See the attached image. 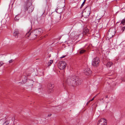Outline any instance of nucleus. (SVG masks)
I'll return each mask as SVG.
<instances>
[{
  "mask_svg": "<svg viewBox=\"0 0 125 125\" xmlns=\"http://www.w3.org/2000/svg\"><path fill=\"white\" fill-rule=\"evenodd\" d=\"M82 82V80L79 79L78 77L74 76L71 77H68L65 83L69 85L73 86L75 84L77 85H80Z\"/></svg>",
  "mask_w": 125,
  "mask_h": 125,
  "instance_id": "nucleus-1",
  "label": "nucleus"
},
{
  "mask_svg": "<svg viewBox=\"0 0 125 125\" xmlns=\"http://www.w3.org/2000/svg\"><path fill=\"white\" fill-rule=\"evenodd\" d=\"M30 32V30L26 33V36L29 37L31 36L32 38V39L33 40L36 38L37 36L40 35L42 33L43 31L42 29L39 28L34 30L31 32Z\"/></svg>",
  "mask_w": 125,
  "mask_h": 125,
  "instance_id": "nucleus-2",
  "label": "nucleus"
},
{
  "mask_svg": "<svg viewBox=\"0 0 125 125\" xmlns=\"http://www.w3.org/2000/svg\"><path fill=\"white\" fill-rule=\"evenodd\" d=\"M25 10H28L29 13L31 12L34 9L33 6L32 5L31 3L29 1H27L25 5Z\"/></svg>",
  "mask_w": 125,
  "mask_h": 125,
  "instance_id": "nucleus-3",
  "label": "nucleus"
},
{
  "mask_svg": "<svg viewBox=\"0 0 125 125\" xmlns=\"http://www.w3.org/2000/svg\"><path fill=\"white\" fill-rule=\"evenodd\" d=\"M66 66V63L64 61H60L58 64L59 68L61 70L64 69Z\"/></svg>",
  "mask_w": 125,
  "mask_h": 125,
  "instance_id": "nucleus-4",
  "label": "nucleus"
},
{
  "mask_svg": "<svg viewBox=\"0 0 125 125\" xmlns=\"http://www.w3.org/2000/svg\"><path fill=\"white\" fill-rule=\"evenodd\" d=\"M90 13V10L89 8L86 7L83 11L82 15L83 16L87 17L89 16Z\"/></svg>",
  "mask_w": 125,
  "mask_h": 125,
  "instance_id": "nucleus-5",
  "label": "nucleus"
},
{
  "mask_svg": "<svg viewBox=\"0 0 125 125\" xmlns=\"http://www.w3.org/2000/svg\"><path fill=\"white\" fill-rule=\"evenodd\" d=\"M100 62L99 59L97 57H96L93 59L92 61V64L94 67H96L98 65Z\"/></svg>",
  "mask_w": 125,
  "mask_h": 125,
  "instance_id": "nucleus-6",
  "label": "nucleus"
},
{
  "mask_svg": "<svg viewBox=\"0 0 125 125\" xmlns=\"http://www.w3.org/2000/svg\"><path fill=\"white\" fill-rule=\"evenodd\" d=\"M115 31L112 29H110L108 31L107 35L108 38H111L115 34Z\"/></svg>",
  "mask_w": 125,
  "mask_h": 125,
  "instance_id": "nucleus-7",
  "label": "nucleus"
},
{
  "mask_svg": "<svg viewBox=\"0 0 125 125\" xmlns=\"http://www.w3.org/2000/svg\"><path fill=\"white\" fill-rule=\"evenodd\" d=\"M107 124L106 121L104 118L101 119L97 123L98 125H106Z\"/></svg>",
  "mask_w": 125,
  "mask_h": 125,
  "instance_id": "nucleus-8",
  "label": "nucleus"
},
{
  "mask_svg": "<svg viewBox=\"0 0 125 125\" xmlns=\"http://www.w3.org/2000/svg\"><path fill=\"white\" fill-rule=\"evenodd\" d=\"M64 9L63 7L61 8H60L59 7H58L55 10V11L57 13L60 14L62 12V11L64 10Z\"/></svg>",
  "mask_w": 125,
  "mask_h": 125,
  "instance_id": "nucleus-9",
  "label": "nucleus"
},
{
  "mask_svg": "<svg viewBox=\"0 0 125 125\" xmlns=\"http://www.w3.org/2000/svg\"><path fill=\"white\" fill-rule=\"evenodd\" d=\"M84 73L85 74L88 75L91 74V71L89 68H87L84 70Z\"/></svg>",
  "mask_w": 125,
  "mask_h": 125,
  "instance_id": "nucleus-10",
  "label": "nucleus"
},
{
  "mask_svg": "<svg viewBox=\"0 0 125 125\" xmlns=\"http://www.w3.org/2000/svg\"><path fill=\"white\" fill-rule=\"evenodd\" d=\"M19 33V31L17 29H15L13 32V35L16 37L17 38L18 37V35Z\"/></svg>",
  "mask_w": 125,
  "mask_h": 125,
  "instance_id": "nucleus-11",
  "label": "nucleus"
},
{
  "mask_svg": "<svg viewBox=\"0 0 125 125\" xmlns=\"http://www.w3.org/2000/svg\"><path fill=\"white\" fill-rule=\"evenodd\" d=\"M113 65L112 63L111 62H108L106 65L107 67H110Z\"/></svg>",
  "mask_w": 125,
  "mask_h": 125,
  "instance_id": "nucleus-12",
  "label": "nucleus"
},
{
  "mask_svg": "<svg viewBox=\"0 0 125 125\" xmlns=\"http://www.w3.org/2000/svg\"><path fill=\"white\" fill-rule=\"evenodd\" d=\"M89 30L85 28L83 30V33L84 34H86L89 32Z\"/></svg>",
  "mask_w": 125,
  "mask_h": 125,
  "instance_id": "nucleus-13",
  "label": "nucleus"
},
{
  "mask_svg": "<svg viewBox=\"0 0 125 125\" xmlns=\"http://www.w3.org/2000/svg\"><path fill=\"white\" fill-rule=\"evenodd\" d=\"M85 52V50H84L82 49L80 50L79 51L80 53L81 54H82Z\"/></svg>",
  "mask_w": 125,
  "mask_h": 125,
  "instance_id": "nucleus-14",
  "label": "nucleus"
},
{
  "mask_svg": "<svg viewBox=\"0 0 125 125\" xmlns=\"http://www.w3.org/2000/svg\"><path fill=\"white\" fill-rule=\"evenodd\" d=\"M48 86L49 87V88H50V89H52L54 87V86L53 85H52V84H50Z\"/></svg>",
  "mask_w": 125,
  "mask_h": 125,
  "instance_id": "nucleus-15",
  "label": "nucleus"
},
{
  "mask_svg": "<svg viewBox=\"0 0 125 125\" xmlns=\"http://www.w3.org/2000/svg\"><path fill=\"white\" fill-rule=\"evenodd\" d=\"M121 24H123V25L125 24V19H123L121 21Z\"/></svg>",
  "mask_w": 125,
  "mask_h": 125,
  "instance_id": "nucleus-16",
  "label": "nucleus"
},
{
  "mask_svg": "<svg viewBox=\"0 0 125 125\" xmlns=\"http://www.w3.org/2000/svg\"><path fill=\"white\" fill-rule=\"evenodd\" d=\"M33 71H31L30 72H28L26 73V75L27 76H29L30 75L31 73H32Z\"/></svg>",
  "mask_w": 125,
  "mask_h": 125,
  "instance_id": "nucleus-17",
  "label": "nucleus"
},
{
  "mask_svg": "<svg viewBox=\"0 0 125 125\" xmlns=\"http://www.w3.org/2000/svg\"><path fill=\"white\" fill-rule=\"evenodd\" d=\"M86 1V0H84L82 4L81 5V6L80 7L81 8L83 6V5H84V4L85 3Z\"/></svg>",
  "mask_w": 125,
  "mask_h": 125,
  "instance_id": "nucleus-18",
  "label": "nucleus"
},
{
  "mask_svg": "<svg viewBox=\"0 0 125 125\" xmlns=\"http://www.w3.org/2000/svg\"><path fill=\"white\" fill-rule=\"evenodd\" d=\"M58 17V19L57 21V22H58L61 19V15L60 14L59 15Z\"/></svg>",
  "mask_w": 125,
  "mask_h": 125,
  "instance_id": "nucleus-19",
  "label": "nucleus"
},
{
  "mask_svg": "<svg viewBox=\"0 0 125 125\" xmlns=\"http://www.w3.org/2000/svg\"><path fill=\"white\" fill-rule=\"evenodd\" d=\"M53 60H51L49 62H48V64H49V65H50L51 64L53 63Z\"/></svg>",
  "mask_w": 125,
  "mask_h": 125,
  "instance_id": "nucleus-20",
  "label": "nucleus"
},
{
  "mask_svg": "<svg viewBox=\"0 0 125 125\" xmlns=\"http://www.w3.org/2000/svg\"><path fill=\"white\" fill-rule=\"evenodd\" d=\"M40 73L41 74H40L39 73V75L40 76H42V75H44V74H43V72L42 71H41V72H40Z\"/></svg>",
  "mask_w": 125,
  "mask_h": 125,
  "instance_id": "nucleus-21",
  "label": "nucleus"
},
{
  "mask_svg": "<svg viewBox=\"0 0 125 125\" xmlns=\"http://www.w3.org/2000/svg\"><path fill=\"white\" fill-rule=\"evenodd\" d=\"M3 64V63L0 62V66H2Z\"/></svg>",
  "mask_w": 125,
  "mask_h": 125,
  "instance_id": "nucleus-22",
  "label": "nucleus"
},
{
  "mask_svg": "<svg viewBox=\"0 0 125 125\" xmlns=\"http://www.w3.org/2000/svg\"><path fill=\"white\" fill-rule=\"evenodd\" d=\"M17 17H15L14 19L16 21H18L19 20V19H17Z\"/></svg>",
  "mask_w": 125,
  "mask_h": 125,
  "instance_id": "nucleus-23",
  "label": "nucleus"
},
{
  "mask_svg": "<svg viewBox=\"0 0 125 125\" xmlns=\"http://www.w3.org/2000/svg\"><path fill=\"white\" fill-rule=\"evenodd\" d=\"M13 61V60H10L9 61V63H11Z\"/></svg>",
  "mask_w": 125,
  "mask_h": 125,
  "instance_id": "nucleus-24",
  "label": "nucleus"
},
{
  "mask_svg": "<svg viewBox=\"0 0 125 125\" xmlns=\"http://www.w3.org/2000/svg\"><path fill=\"white\" fill-rule=\"evenodd\" d=\"M66 56V55H64V56L62 57H61L60 58H63L65 57Z\"/></svg>",
  "mask_w": 125,
  "mask_h": 125,
  "instance_id": "nucleus-25",
  "label": "nucleus"
},
{
  "mask_svg": "<svg viewBox=\"0 0 125 125\" xmlns=\"http://www.w3.org/2000/svg\"><path fill=\"white\" fill-rule=\"evenodd\" d=\"M93 100H94V98H92L91 100L89 101V102H90L92 101Z\"/></svg>",
  "mask_w": 125,
  "mask_h": 125,
  "instance_id": "nucleus-26",
  "label": "nucleus"
},
{
  "mask_svg": "<svg viewBox=\"0 0 125 125\" xmlns=\"http://www.w3.org/2000/svg\"><path fill=\"white\" fill-rule=\"evenodd\" d=\"M52 115V114H49L48 115V117H50V116L51 115Z\"/></svg>",
  "mask_w": 125,
  "mask_h": 125,
  "instance_id": "nucleus-27",
  "label": "nucleus"
},
{
  "mask_svg": "<svg viewBox=\"0 0 125 125\" xmlns=\"http://www.w3.org/2000/svg\"><path fill=\"white\" fill-rule=\"evenodd\" d=\"M125 29L123 27L122 28V30H123V31H124L125 30Z\"/></svg>",
  "mask_w": 125,
  "mask_h": 125,
  "instance_id": "nucleus-28",
  "label": "nucleus"
},
{
  "mask_svg": "<svg viewBox=\"0 0 125 125\" xmlns=\"http://www.w3.org/2000/svg\"><path fill=\"white\" fill-rule=\"evenodd\" d=\"M105 98H108V95H106V96H105Z\"/></svg>",
  "mask_w": 125,
  "mask_h": 125,
  "instance_id": "nucleus-29",
  "label": "nucleus"
},
{
  "mask_svg": "<svg viewBox=\"0 0 125 125\" xmlns=\"http://www.w3.org/2000/svg\"><path fill=\"white\" fill-rule=\"evenodd\" d=\"M90 102H89V101L86 104H88Z\"/></svg>",
  "mask_w": 125,
  "mask_h": 125,
  "instance_id": "nucleus-30",
  "label": "nucleus"
},
{
  "mask_svg": "<svg viewBox=\"0 0 125 125\" xmlns=\"http://www.w3.org/2000/svg\"><path fill=\"white\" fill-rule=\"evenodd\" d=\"M95 96H94L93 98H94H94H95Z\"/></svg>",
  "mask_w": 125,
  "mask_h": 125,
  "instance_id": "nucleus-31",
  "label": "nucleus"
},
{
  "mask_svg": "<svg viewBox=\"0 0 125 125\" xmlns=\"http://www.w3.org/2000/svg\"><path fill=\"white\" fill-rule=\"evenodd\" d=\"M62 85H63V86H64V83H63Z\"/></svg>",
  "mask_w": 125,
  "mask_h": 125,
  "instance_id": "nucleus-32",
  "label": "nucleus"
},
{
  "mask_svg": "<svg viewBox=\"0 0 125 125\" xmlns=\"http://www.w3.org/2000/svg\"><path fill=\"white\" fill-rule=\"evenodd\" d=\"M123 28H124V29H125V26L124 27H123Z\"/></svg>",
  "mask_w": 125,
  "mask_h": 125,
  "instance_id": "nucleus-33",
  "label": "nucleus"
},
{
  "mask_svg": "<svg viewBox=\"0 0 125 125\" xmlns=\"http://www.w3.org/2000/svg\"><path fill=\"white\" fill-rule=\"evenodd\" d=\"M123 28H124V29H125V26L124 27H123Z\"/></svg>",
  "mask_w": 125,
  "mask_h": 125,
  "instance_id": "nucleus-34",
  "label": "nucleus"
},
{
  "mask_svg": "<svg viewBox=\"0 0 125 125\" xmlns=\"http://www.w3.org/2000/svg\"><path fill=\"white\" fill-rule=\"evenodd\" d=\"M123 28H124V29H125V26L124 27H123Z\"/></svg>",
  "mask_w": 125,
  "mask_h": 125,
  "instance_id": "nucleus-35",
  "label": "nucleus"
},
{
  "mask_svg": "<svg viewBox=\"0 0 125 125\" xmlns=\"http://www.w3.org/2000/svg\"><path fill=\"white\" fill-rule=\"evenodd\" d=\"M103 98H102V99H101V100H103Z\"/></svg>",
  "mask_w": 125,
  "mask_h": 125,
  "instance_id": "nucleus-36",
  "label": "nucleus"
},
{
  "mask_svg": "<svg viewBox=\"0 0 125 125\" xmlns=\"http://www.w3.org/2000/svg\"><path fill=\"white\" fill-rule=\"evenodd\" d=\"M27 78V77H26V79Z\"/></svg>",
  "mask_w": 125,
  "mask_h": 125,
  "instance_id": "nucleus-37",
  "label": "nucleus"
}]
</instances>
